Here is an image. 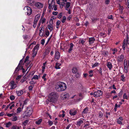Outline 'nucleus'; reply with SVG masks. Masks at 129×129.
Listing matches in <instances>:
<instances>
[{
	"instance_id": "obj_1",
	"label": "nucleus",
	"mask_w": 129,
	"mask_h": 129,
	"mask_svg": "<svg viewBox=\"0 0 129 129\" xmlns=\"http://www.w3.org/2000/svg\"><path fill=\"white\" fill-rule=\"evenodd\" d=\"M66 84L63 82H58L56 84L55 86L56 89L58 91H63L66 90L67 88Z\"/></svg>"
},
{
	"instance_id": "obj_2",
	"label": "nucleus",
	"mask_w": 129,
	"mask_h": 129,
	"mask_svg": "<svg viewBox=\"0 0 129 129\" xmlns=\"http://www.w3.org/2000/svg\"><path fill=\"white\" fill-rule=\"evenodd\" d=\"M58 98V95L55 92H52L49 95V101L50 102L55 103L56 102Z\"/></svg>"
},
{
	"instance_id": "obj_3",
	"label": "nucleus",
	"mask_w": 129,
	"mask_h": 129,
	"mask_svg": "<svg viewBox=\"0 0 129 129\" xmlns=\"http://www.w3.org/2000/svg\"><path fill=\"white\" fill-rule=\"evenodd\" d=\"M25 114L24 117V118H26L29 117L33 113V109L31 107H28L27 108V110L25 111Z\"/></svg>"
},
{
	"instance_id": "obj_4",
	"label": "nucleus",
	"mask_w": 129,
	"mask_h": 129,
	"mask_svg": "<svg viewBox=\"0 0 129 129\" xmlns=\"http://www.w3.org/2000/svg\"><path fill=\"white\" fill-rule=\"evenodd\" d=\"M126 37H127L126 40L125 39H124L123 41V43L122 44V48L123 50L125 49L126 43V45L127 47L128 46V45H129V37H128V35H126ZM128 51H129V47L128 48Z\"/></svg>"
},
{
	"instance_id": "obj_5",
	"label": "nucleus",
	"mask_w": 129,
	"mask_h": 129,
	"mask_svg": "<svg viewBox=\"0 0 129 129\" xmlns=\"http://www.w3.org/2000/svg\"><path fill=\"white\" fill-rule=\"evenodd\" d=\"M25 12L28 16L30 15L32 13V10L31 8L28 6L25 7L24 9Z\"/></svg>"
},
{
	"instance_id": "obj_6",
	"label": "nucleus",
	"mask_w": 129,
	"mask_h": 129,
	"mask_svg": "<svg viewBox=\"0 0 129 129\" xmlns=\"http://www.w3.org/2000/svg\"><path fill=\"white\" fill-rule=\"evenodd\" d=\"M102 94V92L101 90H98L95 92L93 93V96L94 97H98L100 96Z\"/></svg>"
},
{
	"instance_id": "obj_7",
	"label": "nucleus",
	"mask_w": 129,
	"mask_h": 129,
	"mask_svg": "<svg viewBox=\"0 0 129 129\" xmlns=\"http://www.w3.org/2000/svg\"><path fill=\"white\" fill-rule=\"evenodd\" d=\"M35 6L38 9L42 8L43 6V4L40 2H36L35 3Z\"/></svg>"
},
{
	"instance_id": "obj_8",
	"label": "nucleus",
	"mask_w": 129,
	"mask_h": 129,
	"mask_svg": "<svg viewBox=\"0 0 129 129\" xmlns=\"http://www.w3.org/2000/svg\"><path fill=\"white\" fill-rule=\"evenodd\" d=\"M9 85L10 86L11 88L10 89L11 90L15 88L17 86L16 84L13 81L11 82L9 84Z\"/></svg>"
},
{
	"instance_id": "obj_9",
	"label": "nucleus",
	"mask_w": 129,
	"mask_h": 129,
	"mask_svg": "<svg viewBox=\"0 0 129 129\" xmlns=\"http://www.w3.org/2000/svg\"><path fill=\"white\" fill-rule=\"evenodd\" d=\"M23 58H22V59H21L20 60L18 66H17V67L15 69L14 73L17 72L20 70V69H18V68L21 65H23V64H22V63L23 62Z\"/></svg>"
},
{
	"instance_id": "obj_10",
	"label": "nucleus",
	"mask_w": 129,
	"mask_h": 129,
	"mask_svg": "<svg viewBox=\"0 0 129 129\" xmlns=\"http://www.w3.org/2000/svg\"><path fill=\"white\" fill-rule=\"evenodd\" d=\"M60 57V53L58 51H56L55 54L54 60L56 61Z\"/></svg>"
},
{
	"instance_id": "obj_11",
	"label": "nucleus",
	"mask_w": 129,
	"mask_h": 129,
	"mask_svg": "<svg viewBox=\"0 0 129 129\" xmlns=\"http://www.w3.org/2000/svg\"><path fill=\"white\" fill-rule=\"evenodd\" d=\"M54 0H49L48 1V3L49 4L48 8L51 9L52 5H54L55 4V2L54 1Z\"/></svg>"
},
{
	"instance_id": "obj_12",
	"label": "nucleus",
	"mask_w": 129,
	"mask_h": 129,
	"mask_svg": "<svg viewBox=\"0 0 129 129\" xmlns=\"http://www.w3.org/2000/svg\"><path fill=\"white\" fill-rule=\"evenodd\" d=\"M124 57L123 55L121 54L120 56L118 57L117 60L118 62H120L123 61Z\"/></svg>"
},
{
	"instance_id": "obj_13",
	"label": "nucleus",
	"mask_w": 129,
	"mask_h": 129,
	"mask_svg": "<svg viewBox=\"0 0 129 129\" xmlns=\"http://www.w3.org/2000/svg\"><path fill=\"white\" fill-rule=\"evenodd\" d=\"M41 28L40 30L39 35L40 36H42L44 34V28L43 26H41Z\"/></svg>"
},
{
	"instance_id": "obj_14",
	"label": "nucleus",
	"mask_w": 129,
	"mask_h": 129,
	"mask_svg": "<svg viewBox=\"0 0 129 129\" xmlns=\"http://www.w3.org/2000/svg\"><path fill=\"white\" fill-rule=\"evenodd\" d=\"M74 46V44L72 43H71L70 44V48L69 49L68 52L69 53H71L73 50V48Z\"/></svg>"
},
{
	"instance_id": "obj_15",
	"label": "nucleus",
	"mask_w": 129,
	"mask_h": 129,
	"mask_svg": "<svg viewBox=\"0 0 129 129\" xmlns=\"http://www.w3.org/2000/svg\"><path fill=\"white\" fill-rule=\"evenodd\" d=\"M95 40V39L94 37L89 38V44H93Z\"/></svg>"
},
{
	"instance_id": "obj_16",
	"label": "nucleus",
	"mask_w": 129,
	"mask_h": 129,
	"mask_svg": "<svg viewBox=\"0 0 129 129\" xmlns=\"http://www.w3.org/2000/svg\"><path fill=\"white\" fill-rule=\"evenodd\" d=\"M107 66L109 69L110 70H111L112 67L111 62H107Z\"/></svg>"
},
{
	"instance_id": "obj_17",
	"label": "nucleus",
	"mask_w": 129,
	"mask_h": 129,
	"mask_svg": "<svg viewBox=\"0 0 129 129\" xmlns=\"http://www.w3.org/2000/svg\"><path fill=\"white\" fill-rule=\"evenodd\" d=\"M18 69H20V70H22V72L24 74L26 72V70H25L24 68H23V65H21L19 67Z\"/></svg>"
},
{
	"instance_id": "obj_18",
	"label": "nucleus",
	"mask_w": 129,
	"mask_h": 129,
	"mask_svg": "<svg viewBox=\"0 0 129 129\" xmlns=\"http://www.w3.org/2000/svg\"><path fill=\"white\" fill-rule=\"evenodd\" d=\"M76 111L71 110L70 112V114L71 115H75L76 114Z\"/></svg>"
},
{
	"instance_id": "obj_19",
	"label": "nucleus",
	"mask_w": 129,
	"mask_h": 129,
	"mask_svg": "<svg viewBox=\"0 0 129 129\" xmlns=\"http://www.w3.org/2000/svg\"><path fill=\"white\" fill-rule=\"evenodd\" d=\"M124 66L126 67L129 66V61L124 59Z\"/></svg>"
},
{
	"instance_id": "obj_20",
	"label": "nucleus",
	"mask_w": 129,
	"mask_h": 129,
	"mask_svg": "<svg viewBox=\"0 0 129 129\" xmlns=\"http://www.w3.org/2000/svg\"><path fill=\"white\" fill-rule=\"evenodd\" d=\"M122 120V118L121 117H120L117 119V122L118 123L120 124H122V122L121 121Z\"/></svg>"
},
{
	"instance_id": "obj_21",
	"label": "nucleus",
	"mask_w": 129,
	"mask_h": 129,
	"mask_svg": "<svg viewBox=\"0 0 129 129\" xmlns=\"http://www.w3.org/2000/svg\"><path fill=\"white\" fill-rule=\"evenodd\" d=\"M88 108L87 107H86L84 108L83 111L82 112V114H84L87 113L88 112Z\"/></svg>"
},
{
	"instance_id": "obj_22",
	"label": "nucleus",
	"mask_w": 129,
	"mask_h": 129,
	"mask_svg": "<svg viewBox=\"0 0 129 129\" xmlns=\"http://www.w3.org/2000/svg\"><path fill=\"white\" fill-rule=\"evenodd\" d=\"M35 2H36L33 0H30L29 2L30 5L31 6L35 5Z\"/></svg>"
},
{
	"instance_id": "obj_23",
	"label": "nucleus",
	"mask_w": 129,
	"mask_h": 129,
	"mask_svg": "<svg viewBox=\"0 0 129 129\" xmlns=\"http://www.w3.org/2000/svg\"><path fill=\"white\" fill-rule=\"evenodd\" d=\"M40 14H39L35 16V20L38 21L40 18Z\"/></svg>"
},
{
	"instance_id": "obj_24",
	"label": "nucleus",
	"mask_w": 129,
	"mask_h": 129,
	"mask_svg": "<svg viewBox=\"0 0 129 129\" xmlns=\"http://www.w3.org/2000/svg\"><path fill=\"white\" fill-rule=\"evenodd\" d=\"M17 94L18 96L21 95L23 94V91L21 90L16 91Z\"/></svg>"
},
{
	"instance_id": "obj_25",
	"label": "nucleus",
	"mask_w": 129,
	"mask_h": 129,
	"mask_svg": "<svg viewBox=\"0 0 129 129\" xmlns=\"http://www.w3.org/2000/svg\"><path fill=\"white\" fill-rule=\"evenodd\" d=\"M61 64L60 63L56 62L55 68L57 69H59L60 68L59 67L61 66Z\"/></svg>"
},
{
	"instance_id": "obj_26",
	"label": "nucleus",
	"mask_w": 129,
	"mask_h": 129,
	"mask_svg": "<svg viewBox=\"0 0 129 129\" xmlns=\"http://www.w3.org/2000/svg\"><path fill=\"white\" fill-rule=\"evenodd\" d=\"M72 71L73 73H74L76 74L78 72V70L75 67H74L73 68Z\"/></svg>"
},
{
	"instance_id": "obj_27",
	"label": "nucleus",
	"mask_w": 129,
	"mask_h": 129,
	"mask_svg": "<svg viewBox=\"0 0 129 129\" xmlns=\"http://www.w3.org/2000/svg\"><path fill=\"white\" fill-rule=\"evenodd\" d=\"M83 121L81 120L77 122V124L79 126L81 125V124L83 123Z\"/></svg>"
},
{
	"instance_id": "obj_28",
	"label": "nucleus",
	"mask_w": 129,
	"mask_h": 129,
	"mask_svg": "<svg viewBox=\"0 0 129 129\" xmlns=\"http://www.w3.org/2000/svg\"><path fill=\"white\" fill-rule=\"evenodd\" d=\"M12 124L10 122H9L6 124V127H10L11 125Z\"/></svg>"
},
{
	"instance_id": "obj_29",
	"label": "nucleus",
	"mask_w": 129,
	"mask_h": 129,
	"mask_svg": "<svg viewBox=\"0 0 129 129\" xmlns=\"http://www.w3.org/2000/svg\"><path fill=\"white\" fill-rule=\"evenodd\" d=\"M69 97V94H64L62 96V98L64 99H66L67 98H68Z\"/></svg>"
},
{
	"instance_id": "obj_30",
	"label": "nucleus",
	"mask_w": 129,
	"mask_h": 129,
	"mask_svg": "<svg viewBox=\"0 0 129 129\" xmlns=\"http://www.w3.org/2000/svg\"><path fill=\"white\" fill-rule=\"evenodd\" d=\"M99 117L100 118H102L103 116V113L101 111H100L99 113Z\"/></svg>"
},
{
	"instance_id": "obj_31",
	"label": "nucleus",
	"mask_w": 129,
	"mask_h": 129,
	"mask_svg": "<svg viewBox=\"0 0 129 129\" xmlns=\"http://www.w3.org/2000/svg\"><path fill=\"white\" fill-rule=\"evenodd\" d=\"M42 119H39L37 121H36V123L38 124H40L41 122H42Z\"/></svg>"
},
{
	"instance_id": "obj_32",
	"label": "nucleus",
	"mask_w": 129,
	"mask_h": 129,
	"mask_svg": "<svg viewBox=\"0 0 129 129\" xmlns=\"http://www.w3.org/2000/svg\"><path fill=\"white\" fill-rule=\"evenodd\" d=\"M27 79L24 76L23 77L22 79V80L21 81V83H23L24 81H25Z\"/></svg>"
},
{
	"instance_id": "obj_33",
	"label": "nucleus",
	"mask_w": 129,
	"mask_h": 129,
	"mask_svg": "<svg viewBox=\"0 0 129 129\" xmlns=\"http://www.w3.org/2000/svg\"><path fill=\"white\" fill-rule=\"evenodd\" d=\"M39 46L38 45H36L35 46L34 48V49H33V50H37L39 48Z\"/></svg>"
},
{
	"instance_id": "obj_34",
	"label": "nucleus",
	"mask_w": 129,
	"mask_h": 129,
	"mask_svg": "<svg viewBox=\"0 0 129 129\" xmlns=\"http://www.w3.org/2000/svg\"><path fill=\"white\" fill-rule=\"evenodd\" d=\"M12 128L13 129H20L19 127L16 125H13Z\"/></svg>"
},
{
	"instance_id": "obj_35",
	"label": "nucleus",
	"mask_w": 129,
	"mask_h": 129,
	"mask_svg": "<svg viewBox=\"0 0 129 129\" xmlns=\"http://www.w3.org/2000/svg\"><path fill=\"white\" fill-rule=\"evenodd\" d=\"M99 63L97 62H96L92 66V68H94L98 66H99Z\"/></svg>"
},
{
	"instance_id": "obj_36",
	"label": "nucleus",
	"mask_w": 129,
	"mask_h": 129,
	"mask_svg": "<svg viewBox=\"0 0 129 129\" xmlns=\"http://www.w3.org/2000/svg\"><path fill=\"white\" fill-rule=\"evenodd\" d=\"M24 103H23V105H22V104H20V107H22V110L23 108V106L24 105H26L27 104V103L26 102V101H24Z\"/></svg>"
},
{
	"instance_id": "obj_37",
	"label": "nucleus",
	"mask_w": 129,
	"mask_h": 129,
	"mask_svg": "<svg viewBox=\"0 0 129 129\" xmlns=\"http://www.w3.org/2000/svg\"><path fill=\"white\" fill-rule=\"evenodd\" d=\"M66 17L65 16H63L62 17V19L61 21L62 23H64L66 21Z\"/></svg>"
},
{
	"instance_id": "obj_38",
	"label": "nucleus",
	"mask_w": 129,
	"mask_h": 129,
	"mask_svg": "<svg viewBox=\"0 0 129 129\" xmlns=\"http://www.w3.org/2000/svg\"><path fill=\"white\" fill-rule=\"evenodd\" d=\"M28 122V120H26L25 121H24L23 123V124L24 126H26Z\"/></svg>"
},
{
	"instance_id": "obj_39",
	"label": "nucleus",
	"mask_w": 129,
	"mask_h": 129,
	"mask_svg": "<svg viewBox=\"0 0 129 129\" xmlns=\"http://www.w3.org/2000/svg\"><path fill=\"white\" fill-rule=\"evenodd\" d=\"M70 5V2H67L66 3V9L68 8Z\"/></svg>"
},
{
	"instance_id": "obj_40",
	"label": "nucleus",
	"mask_w": 129,
	"mask_h": 129,
	"mask_svg": "<svg viewBox=\"0 0 129 129\" xmlns=\"http://www.w3.org/2000/svg\"><path fill=\"white\" fill-rule=\"evenodd\" d=\"M38 75H34L31 79V80H32L33 79H38Z\"/></svg>"
},
{
	"instance_id": "obj_41",
	"label": "nucleus",
	"mask_w": 129,
	"mask_h": 129,
	"mask_svg": "<svg viewBox=\"0 0 129 129\" xmlns=\"http://www.w3.org/2000/svg\"><path fill=\"white\" fill-rule=\"evenodd\" d=\"M29 58V56H27L25 58V59L24 61V63H25L27 61H28Z\"/></svg>"
},
{
	"instance_id": "obj_42",
	"label": "nucleus",
	"mask_w": 129,
	"mask_h": 129,
	"mask_svg": "<svg viewBox=\"0 0 129 129\" xmlns=\"http://www.w3.org/2000/svg\"><path fill=\"white\" fill-rule=\"evenodd\" d=\"M123 99H125L127 100H128V97L127 96L126 94L125 93L123 95Z\"/></svg>"
},
{
	"instance_id": "obj_43",
	"label": "nucleus",
	"mask_w": 129,
	"mask_h": 129,
	"mask_svg": "<svg viewBox=\"0 0 129 129\" xmlns=\"http://www.w3.org/2000/svg\"><path fill=\"white\" fill-rule=\"evenodd\" d=\"M62 13H59V15L57 16V18L59 19H60L62 17Z\"/></svg>"
},
{
	"instance_id": "obj_44",
	"label": "nucleus",
	"mask_w": 129,
	"mask_h": 129,
	"mask_svg": "<svg viewBox=\"0 0 129 129\" xmlns=\"http://www.w3.org/2000/svg\"><path fill=\"white\" fill-rule=\"evenodd\" d=\"M121 80L123 81H124L125 80V77L124 76V75H121Z\"/></svg>"
},
{
	"instance_id": "obj_45",
	"label": "nucleus",
	"mask_w": 129,
	"mask_h": 129,
	"mask_svg": "<svg viewBox=\"0 0 129 129\" xmlns=\"http://www.w3.org/2000/svg\"><path fill=\"white\" fill-rule=\"evenodd\" d=\"M33 64L31 63H30L29 66H28V67L26 69V70H27V69L28 68H29V69L28 70V71H29L30 69L33 66Z\"/></svg>"
},
{
	"instance_id": "obj_46",
	"label": "nucleus",
	"mask_w": 129,
	"mask_h": 129,
	"mask_svg": "<svg viewBox=\"0 0 129 129\" xmlns=\"http://www.w3.org/2000/svg\"><path fill=\"white\" fill-rule=\"evenodd\" d=\"M48 28L51 31L53 29V26L52 25H48Z\"/></svg>"
},
{
	"instance_id": "obj_47",
	"label": "nucleus",
	"mask_w": 129,
	"mask_h": 129,
	"mask_svg": "<svg viewBox=\"0 0 129 129\" xmlns=\"http://www.w3.org/2000/svg\"><path fill=\"white\" fill-rule=\"evenodd\" d=\"M79 43H81L83 45L85 41L81 39L79 41Z\"/></svg>"
},
{
	"instance_id": "obj_48",
	"label": "nucleus",
	"mask_w": 129,
	"mask_h": 129,
	"mask_svg": "<svg viewBox=\"0 0 129 129\" xmlns=\"http://www.w3.org/2000/svg\"><path fill=\"white\" fill-rule=\"evenodd\" d=\"M15 97L13 95H11L10 97V99L12 101H13L14 100Z\"/></svg>"
},
{
	"instance_id": "obj_49",
	"label": "nucleus",
	"mask_w": 129,
	"mask_h": 129,
	"mask_svg": "<svg viewBox=\"0 0 129 129\" xmlns=\"http://www.w3.org/2000/svg\"><path fill=\"white\" fill-rule=\"evenodd\" d=\"M112 51L113 52V54H115L116 52H117V50L116 48H114L112 50Z\"/></svg>"
},
{
	"instance_id": "obj_50",
	"label": "nucleus",
	"mask_w": 129,
	"mask_h": 129,
	"mask_svg": "<svg viewBox=\"0 0 129 129\" xmlns=\"http://www.w3.org/2000/svg\"><path fill=\"white\" fill-rule=\"evenodd\" d=\"M23 38L24 40H26L28 38V36L27 35H25L23 36Z\"/></svg>"
},
{
	"instance_id": "obj_51",
	"label": "nucleus",
	"mask_w": 129,
	"mask_h": 129,
	"mask_svg": "<svg viewBox=\"0 0 129 129\" xmlns=\"http://www.w3.org/2000/svg\"><path fill=\"white\" fill-rule=\"evenodd\" d=\"M106 115L105 116V117L107 118H108V115H110V112L108 113L107 112H106Z\"/></svg>"
},
{
	"instance_id": "obj_52",
	"label": "nucleus",
	"mask_w": 129,
	"mask_h": 129,
	"mask_svg": "<svg viewBox=\"0 0 129 129\" xmlns=\"http://www.w3.org/2000/svg\"><path fill=\"white\" fill-rule=\"evenodd\" d=\"M127 68L128 67H126L125 66H124V73H126L128 71H127Z\"/></svg>"
},
{
	"instance_id": "obj_53",
	"label": "nucleus",
	"mask_w": 129,
	"mask_h": 129,
	"mask_svg": "<svg viewBox=\"0 0 129 129\" xmlns=\"http://www.w3.org/2000/svg\"><path fill=\"white\" fill-rule=\"evenodd\" d=\"M48 123L50 126H51L53 124V122L50 120H49L48 122Z\"/></svg>"
},
{
	"instance_id": "obj_54",
	"label": "nucleus",
	"mask_w": 129,
	"mask_h": 129,
	"mask_svg": "<svg viewBox=\"0 0 129 129\" xmlns=\"http://www.w3.org/2000/svg\"><path fill=\"white\" fill-rule=\"evenodd\" d=\"M12 104V103H10L8 106H7L6 108H5V110H7L8 108Z\"/></svg>"
},
{
	"instance_id": "obj_55",
	"label": "nucleus",
	"mask_w": 129,
	"mask_h": 129,
	"mask_svg": "<svg viewBox=\"0 0 129 129\" xmlns=\"http://www.w3.org/2000/svg\"><path fill=\"white\" fill-rule=\"evenodd\" d=\"M76 74L75 76L77 78H80V74L78 73H76Z\"/></svg>"
},
{
	"instance_id": "obj_56",
	"label": "nucleus",
	"mask_w": 129,
	"mask_h": 129,
	"mask_svg": "<svg viewBox=\"0 0 129 129\" xmlns=\"http://www.w3.org/2000/svg\"><path fill=\"white\" fill-rule=\"evenodd\" d=\"M17 120V117L16 116H15L13 117L12 121H15Z\"/></svg>"
},
{
	"instance_id": "obj_57",
	"label": "nucleus",
	"mask_w": 129,
	"mask_h": 129,
	"mask_svg": "<svg viewBox=\"0 0 129 129\" xmlns=\"http://www.w3.org/2000/svg\"><path fill=\"white\" fill-rule=\"evenodd\" d=\"M22 109V108H21L20 107H19L17 109V113H19L21 111V109Z\"/></svg>"
},
{
	"instance_id": "obj_58",
	"label": "nucleus",
	"mask_w": 129,
	"mask_h": 129,
	"mask_svg": "<svg viewBox=\"0 0 129 129\" xmlns=\"http://www.w3.org/2000/svg\"><path fill=\"white\" fill-rule=\"evenodd\" d=\"M113 16L112 15H108V19H111L113 20Z\"/></svg>"
},
{
	"instance_id": "obj_59",
	"label": "nucleus",
	"mask_w": 129,
	"mask_h": 129,
	"mask_svg": "<svg viewBox=\"0 0 129 129\" xmlns=\"http://www.w3.org/2000/svg\"><path fill=\"white\" fill-rule=\"evenodd\" d=\"M45 33L46 35L47 36H49V31L48 30L47 31H45Z\"/></svg>"
},
{
	"instance_id": "obj_60",
	"label": "nucleus",
	"mask_w": 129,
	"mask_h": 129,
	"mask_svg": "<svg viewBox=\"0 0 129 129\" xmlns=\"http://www.w3.org/2000/svg\"><path fill=\"white\" fill-rule=\"evenodd\" d=\"M92 21L93 22H94L95 21H96L97 19L96 18H95V17H92L91 18Z\"/></svg>"
},
{
	"instance_id": "obj_61",
	"label": "nucleus",
	"mask_w": 129,
	"mask_h": 129,
	"mask_svg": "<svg viewBox=\"0 0 129 129\" xmlns=\"http://www.w3.org/2000/svg\"><path fill=\"white\" fill-rule=\"evenodd\" d=\"M33 54L34 56H35L37 53V50L36 51L33 50Z\"/></svg>"
},
{
	"instance_id": "obj_62",
	"label": "nucleus",
	"mask_w": 129,
	"mask_h": 129,
	"mask_svg": "<svg viewBox=\"0 0 129 129\" xmlns=\"http://www.w3.org/2000/svg\"><path fill=\"white\" fill-rule=\"evenodd\" d=\"M110 2V0H105V3L106 4H108Z\"/></svg>"
},
{
	"instance_id": "obj_63",
	"label": "nucleus",
	"mask_w": 129,
	"mask_h": 129,
	"mask_svg": "<svg viewBox=\"0 0 129 129\" xmlns=\"http://www.w3.org/2000/svg\"><path fill=\"white\" fill-rule=\"evenodd\" d=\"M58 13V12H57L53 11L52 12V14L54 15H57Z\"/></svg>"
},
{
	"instance_id": "obj_64",
	"label": "nucleus",
	"mask_w": 129,
	"mask_h": 129,
	"mask_svg": "<svg viewBox=\"0 0 129 129\" xmlns=\"http://www.w3.org/2000/svg\"><path fill=\"white\" fill-rule=\"evenodd\" d=\"M42 72H43L45 70V65H43L42 66Z\"/></svg>"
}]
</instances>
